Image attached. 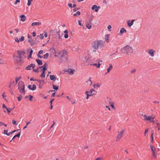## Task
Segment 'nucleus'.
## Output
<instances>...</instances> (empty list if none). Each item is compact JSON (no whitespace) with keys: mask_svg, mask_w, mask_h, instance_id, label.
I'll return each mask as SVG.
<instances>
[{"mask_svg":"<svg viewBox=\"0 0 160 160\" xmlns=\"http://www.w3.org/2000/svg\"><path fill=\"white\" fill-rule=\"evenodd\" d=\"M68 6L70 8H72V4L71 3H69L68 4Z\"/></svg>","mask_w":160,"mask_h":160,"instance_id":"bf43d9fd","label":"nucleus"},{"mask_svg":"<svg viewBox=\"0 0 160 160\" xmlns=\"http://www.w3.org/2000/svg\"><path fill=\"white\" fill-rule=\"evenodd\" d=\"M50 79L51 80L53 81H55L56 80V78L55 75H51L50 76Z\"/></svg>","mask_w":160,"mask_h":160,"instance_id":"aec40b11","label":"nucleus"},{"mask_svg":"<svg viewBox=\"0 0 160 160\" xmlns=\"http://www.w3.org/2000/svg\"><path fill=\"white\" fill-rule=\"evenodd\" d=\"M21 18V20L22 22H24L26 20V17L24 15H22L20 16Z\"/></svg>","mask_w":160,"mask_h":160,"instance_id":"412c9836","label":"nucleus"},{"mask_svg":"<svg viewBox=\"0 0 160 160\" xmlns=\"http://www.w3.org/2000/svg\"><path fill=\"white\" fill-rule=\"evenodd\" d=\"M42 68V71H44V72H45L47 70V69L45 67V66L39 67L40 68Z\"/></svg>","mask_w":160,"mask_h":160,"instance_id":"473e14b6","label":"nucleus"},{"mask_svg":"<svg viewBox=\"0 0 160 160\" xmlns=\"http://www.w3.org/2000/svg\"><path fill=\"white\" fill-rule=\"evenodd\" d=\"M110 106L112 107V108H113L114 109H115V107L114 106V103L113 102H109Z\"/></svg>","mask_w":160,"mask_h":160,"instance_id":"f704fd0d","label":"nucleus"},{"mask_svg":"<svg viewBox=\"0 0 160 160\" xmlns=\"http://www.w3.org/2000/svg\"><path fill=\"white\" fill-rule=\"evenodd\" d=\"M35 66V65L34 64H31L29 65H28L26 67V69L27 70H31L32 68H34Z\"/></svg>","mask_w":160,"mask_h":160,"instance_id":"9d476101","label":"nucleus"},{"mask_svg":"<svg viewBox=\"0 0 160 160\" xmlns=\"http://www.w3.org/2000/svg\"><path fill=\"white\" fill-rule=\"evenodd\" d=\"M127 32L126 30L123 28H122L120 31V33L121 34H122L124 32Z\"/></svg>","mask_w":160,"mask_h":160,"instance_id":"4be33fe9","label":"nucleus"},{"mask_svg":"<svg viewBox=\"0 0 160 160\" xmlns=\"http://www.w3.org/2000/svg\"><path fill=\"white\" fill-rule=\"evenodd\" d=\"M124 131V130H123L121 131L120 132H118L119 134H118V135H117L116 138V141L118 142L122 138V137L123 136Z\"/></svg>","mask_w":160,"mask_h":160,"instance_id":"0eeeda50","label":"nucleus"},{"mask_svg":"<svg viewBox=\"0 0 160 160\" xmlns=\"http://www.w3.org/2000/svg\"><path fill=\"white\" fill-rule=\"evenodd\" d=\"M18 89L19 92L21 94H25L26 92L25 91V87L24 83L22 81L19 82L18 85Z\"/></svg>","mask_w":160,"mask_h":160,"instance_id":"7ed1b4c3","label":"nucleus"},{"mask_svg":"<svg viewBox=\"0 0 160 160\" xmlns=\"http://www.w3.org/2000/svg\"><path fill=\"white\" fill-rule=\"evenodd\" d=\"M20 41L22 42L24 40V38L23 36H22L19 39Z\"/></svg>","mask_w":160,"mask_h":160,"instance_id":"79ce46f5","label":"nucleus"},{"mask_svg":"<svg viewBox=\"0 0 160 160\" xmlns=\"http://www.w3.org/2000/svg\"><path fill=\"white\" fill-rule=\"evenodd\" d=\"M92 65L96 66L97 68H99L100 67V64L99 63H98V64L97 63H92Z\"/></svg>","mask_w":160,"mask_h":160,"instance_id":"2f4dec72","label":"nucleus"},{"mask_svg":"<svg viewBox=\"0 0 160 160\" xmlns=\"http://www.w3.org/2000/svg\"><path fill=\"white\" fill-rule=\"evenodd\" d=\"M148 129H145V132H144V135L145 136L146 135V134L148 132Z\"/></svg>","mask_w":160,"mask_h":160,"instance_id":"864d4df0","label":"nucleus"},{"mask_svg":"<svg viewBox=\"0 0 160 160\" xmlns=\"http://www.w3.org/2000/svg\"><path fill=\"white\" fill-rule=\"evenodd\" d=\"M135 21L134 20H132L131 21L130 20H128L127 21V24L129 27H131L133 24V22Z\"/></svg>","mask_w":160,"mask_h":160,"instance_id":"ddd939ff","label":"nucleus"},{"mask_svg":"<svg viewBox=\"0 0 160 160\" xmlns=\"http://www.w3.org/2000/svg\"><path fill=\"white\" fill-rule=\"evenodd\" d=\"M32 90L33 91L35 90L36 88V86L35 84H33L32 86Z\"/></svg>","mask_w":160,"mask_h":160,"instance_id":"a19ab883","label":"nucleus"},{"mask_svg":"<svg viewBox=\"0 0 160 160\" xmlns=\"http://www.w3.org/2000/svg\"><path fill=\"white\" fill-rule=\"evenodd\" d=\"M37 81L38 82V86L39 87L38 88H42V86L43 85V81H42L40 80L39 79H37Z\"/></svg>","mask_w":160,"mask_h":160,"instance_id":"f8f14e48","label":"nucleus"},{"mask_svg":"<svg viewBox=\"0 0 160 160\" xmlns=\"http://www.w3.org/2000/svg\"><path fill=\"white\" fill-rule=\"evenodd\" d=\"M113 67L112 65L111 64H109V67L107 69V72L105 74H106L108 73H109L110 71L112 69Z\"/></svg>","mask_w":160,"mask_h":160,"instance_id":"f3484780","label":"nucleus"},{"mask_svg":"<svg viewBox=\"0 0 160 160\" xmlns=\"http://www.w3.org/2000/svg\"><path fill=\"white\" fill-rule=\"evenodd\" d=\"M91 78H92L91 77L89 78L88 81L87 82H90L89 83V84H90V85H91L92 83V82L91 81Z\"/></svg>","mask_w":160,"mask_h":160,"instance_id":"58836bf2","label":"nucleus"},{"mask_svg":"<svg viewBox=\"0 0 160 160\" xmlns=\"http://www.w3.org/2000/svg\"><path fill=\"white\" fill-rule=\"evenodd\" d=\"M102 159V158H98L95 160H101Z\"/></svg>","mask_w":160,"mask_h":160,"instance_id":"774afa93","label":"nucleus"},{"mask_svg":"<svg viewBox=\"0 0 160 160\" xmlns=\"http://www.w3.org/2000/svg\"><path fill=\"white\" fill-rule=\"evenodd\" d=\"M18 53V56L16 57L18 58L15 61V62L18 63L21 62L23 57L25 54V52L23 51H17Z\"/></svg>","mask_w":160,"mask_h":160,"instance_id":"20e7f679","label":"nucleus"},{"mask_svg":"<svg viewBox=\"0 0 160 160\" xmlns=\"http://www.w3.org/2000/svg\"><path fill=\"white\" fill-rule=\"evenodd\" d=\"M93 91H94V92H96V91H95L93 89H91L90 91H89L90 92V94H94L93 93Z\"/></svg>","mask_w":160,"mask_h":160,"instance_id":"de8ad7c7","label":"nucleus"},{"mask_svg":"<svg viewBox=\"0 0 160 160\" xmlns=\"http://www.w3.org/2000/svg\"><path fill=\"white\" fill-rule=\"evenodd\" d=\"M36 61L38 64V65H42V62L41 60L39 59H37Z\"/></svg>","mask_w":160,"mask_h":160,"instance_id":"b1692460","label":"nucleus"},{"mask_svg":"<svg viewBox=\"0 0 160 160\" xmlns=\"http://www.w3.org/2000/svg\"><path fill=\"white\" fill-rule=\"evenodd\" d=\"M64 37L65 38H67L68 37V34H65Z\"/></svg>","mask_w":160,"mask_h":160,"instance_id":"e2e57ef3","label":"nucleus"},{"mask_svg":"<svg viewBox=\"0 0 160 160\" xmlns=\"http://www.w3.org/2000/svg\"><path fill=\"white\" fill-rule=\"evenodd\" d=\"M92 63L91 62V59L90 58H88L86 59V61H85V64L87 65H92Z\"/></svg>","mask_w":160,"mask_h":160,"instance_id":"6e6552de","label":"nucleus"},{"mask_svg":"<svg viewBox=\"0 0 160 160\" xmlns=\"http://www.w3.org/2000/svg\"><path fill=\"white\" fill-rule=\"evenodd\" d=\"M28 42L30 43V45L32 46H33L35 43L34 41L32 39H29L28 40Z\"/></svg>","mask_w":160,"mask_h":160,"instance_id":"6ab92c4d","label":"nucleus"},{"mask_svg":"<svg viewBox=\"0 0 160 160\" xmlns=\"http://www.w3.org/2000/svg\"><path fill=\"white\" fill-rule=\"evenodd\" d=\"M8 130H4L3 133L5 134H6L7 135H8Z\"/></svg>","mask_w":160,"mask_h":160,"instance_id":"8fccbe9b","label":"nucleus"},{"mask_svg":"<svg viewBox=\"0 0 160 160\" xmlns=\"http://www.w3.org/2000/svg\"><path fill=\"white\" fill-rule=\"evenodd\" d=\"M109 35L106 34L105 35V41L107 42H109Z\"/></svg>","mask_w":160,"mask_h":160,"instance_id":"bb28decb","label":"nucleus"},{"mask_svg":"<svg viewBox=\"0 0 160 160\" xmlns=\"http://www.w3.org/2000/svg\"><path fill=\"white\" fill-rule=\"evenodd\" d=\"M32 36L34 37H35L36 36V33L35 32H33L32 33Z\"/></svg>","mask_w":160,"mask_h":160,"instance_id":"69168bd1","label":"nucleus"},{"mask_svg":"<svg viewBox=\"0 0 160 160\" xmlns=\"http://www.w3.org/2000/svg\"><path fill=\"white\" fill-rule=\"evenodd\" d=\"M12 123L13 125H17L18 124V123H17L16 121L15 120H12Z\"/></svg>","mask_w":160,"mask_h":160,"instance_id":"c03bdc74","label":"nucleus"},{"mask_svg":"<svg viewBox=\"0 0 160 160\" xmlns=\"http://www.w3.org/2000/svg\"><path fill=\"white\" fill-rule=\"evenodd\" d=\"M78 24L79 25L81 26H82V24H81V20H79L78 21Z\"/></svg>","mask_w":160,"mask_h":160,"instance_id":"13d9d810","label":"nucleus"},{"mask_svg":"<svg viewBox=\"0 0 160 160\" xmlns=\"http://www.w3.org/2000/svg\"><path fill=\"white\" fill-rule=\"evenodd\" d=\"M57 34L58 36V38L60 39L61 38L63 35L62 34H60L59 32H57Z\"/></svg>","mask_w":160,"mask_h":160,"instance_id":"4c0bfd02","label":"nucleus"},{"mask_svg":"<svg viewBox=\"0 0 160 160\" xmlns=\"http://www.w3.org/2000/svg\"><path fill=\"white\" fill-rule=\"evenodd\" d=\"M33 0H28L27 5L28 6H30L31 4V2Z\"/></svg>","mask_w":160,"mask_h":160,"instance_id":"37998d69","label":"nucleus"},{"mask_svg":"<svg viewBox=\"0 0 160 160\" xmlns=\"http://www.w3.org/2000/svg\"><path fill=\"white\" fill-rule=\"evenodd\" d=\"M52 87L53 89L56 90H57L58 89L59 86H57L54 85H53Z\"/></svg>","mask_w":160,"mask_h":160,"instance_id":"7c9ffc66","label":"nucleus"},{"mask_svg":"<svg viewBox=\"0 0 160 160\" xmlns=\"http://www.w3.org/2000/svg\"><path fill=\"white\" fill-rule=\"evenodd\" d=\"M22 97L21 95H20L19 96L17 97L18 100L19 101H20L22 99Z\"/></svg>","mask_w":160,"mask_h":160,"instance_id":"ea45409f","label":"nucleus"},{"mask_svg":"<svg viewBox=\"0 0 160 160\" xmlns=\"http://www.w3.org/2000/svg\"><path fill=\"white\" fill-rule=\"evenodd\" d=\"M20 0H16L15 2L14 3V4L16 5L17 3L20 2Z\"/></svg>","mask_w":160,"mask_h":160,"instance_id":"5fc2aeb1","label":"nucleus"},{"mask_svg":"<svg viewBox=\"0 0 160 160\" xmlns=\"http://www.w3.org/2000/svg\"><path fill=\"white\" fill-rule=\"evenodd\" d=\"M60 53L62 54L60 57L61 59L65 61H67L68 59L67 52L65 50H63Z\"/></svg>","mask_w":160,"mask_h":160,"instance_id":"423d86ee","label":"nucleus"},{"mask_svg":"<svg viewBox=\"0 0 160 160\" xmlns=\"http://www.w3.org/2000/svg\"><path fill=\"white\" fill-rule=\"evenodd\" d=\"M143 120L144 121H149L150 122H155L154 119L155 117H152L151 116H147L146 115H142Z\"/></svg>","mask_w":160,"mask_h":160,"instance_id":"39448f33","label":"nucleus"},{"mask_svg":"<svg viewBox=\"0 0 160 160\" xmlns=\"http://www.w3.org/2000/svg\"><path fill=\"white\" fill-rule=\"evenodd\" d=\"M157 158V154L155 152H152V159H156Z\"/></svg>","mask_w":160,"mask_h":160,"instance_id":"a878e982","label":"nucleus"},{"mask_svg":"<svg viewBox=\"0 0 160 160\" xmlns=\"http://www.w3.org/2000/svg\"><path fill=\"white\" fill-rule=\"evenodd\" d=\"M90 93L89 91H87L85 92V94L87 95V97H86V99H88L89 98V97H92L93 95L95 94H89V93Z\"/></svg>","mask_w":160,"mask_h":160,"instance_id":"4468645a","label":"nucleus"},{"mask_svg":"<svg viewBox=\"0 0 160 160\" xmlns=\"http://www.w3.org/2000/svg\"><path fill=\"white\" fill-rule=\"evenodd\" d=\"M80 14L81 12L79 11H78L76 13L73 14V16L74 17H77L78 15H79Z\"/></svg>","mask_w":160,"mask_h":160,"instance_id":"c756f323","label":"nucleus"},{"mask_svg":"<svg viewBox=\"0 0 160 160\" xmlns=\"http://www.w3.org/2000/svg\"><path fill=\"white\" fill-rule=\"evenodd\" d=\"M54 99H51V100H50V104H52V102L54 101Z\"/></svg>","mask_w":160,"mask_h":160,"instance_id":"052dcab7","label":"nucleus"},{"mask_svg":"<svg viewBox=\"0 0 160 160\" xmlns=\"http://www.w3.org/2000/svg\"><path fill=\"white\" fill-rule=\"evenodd\" d=\"M147 52L152 57L154 56V53L155 52V51L152 49H150L148 50Z\"/></svg>","mask_w":160,"mask_h":160,"instance_id":"1a4fd4ad","label":"nucleus"},{"mask_svg":"<svg viewBox=\"0 0 160 160\" xmlns=\"http://www.w3.org/2000/svg\"><path fill=\"white\" fill-rule=\"evenodd\" d=\"M20 132H19L17 134L15 135L12 138V140H13L15 138H16L17 137H18V138L20 137Z\"/></svg>","mask_w":160,"mask_h":160,"instance_id":"393cba45","label":"nucleus"},{"mask_svg":"<svg viewBox=\"0 0 160 160\" xmlns=\"http://www.w3.org/2000/svg\"><path fill=\"white\" fill-rule=\"evenodd\" d=\"M21 78V76H20L18 77H16L15 78V81L16 83H17L18 81Z\"/></svg>","mask_w":160,"mask_h":160,"instance_id":"c85d7f7f","label":"nucleus"},{"mask_svg":"<svg viewBox=\"0 0 160 160\" xmlns=\"http://www.w3.org/2000/svg\"><path fill=\"white\" fill-rule=\"evenodd\" d=\"M136 69H132L131 70V73H133L136 72Z\"/></svg>","mask_w":160,"mask_h":160,"instance_id":"49530a36","label":"nucleus"},{"mask_svg":"<svg viewBox=\"0 0 160 160\" xmlns=\"http://www.w3.org/2000/svg\"><path fill=\"white\" fill-rule=\"evenodd\" d=\"M153 131H152L151 132L152 134H151V142L152 143L153 142V139H154L153 137Z\"/></svg>","mask_w":160,"mask_h":160,"instance_id":"72a5a7b5","label":"nucleus"},{"mask_svg":"<svg viewBox=\"0 0 160 160\" xmlns=\"http://www.w3.org/2000/svg\"><path fill=\"white\" fill-rule=\"evenodd\" d=\"M5 94V92H3L2 95V98L4 99H5V97H6V95H4Z\"/></svg>","mask_w":160,"mask_h":160,"instance_id":"6e6d98bb","label":"nucleus"},{"mask_svg":"<svg viewBox=\"0 0 160 160\" xmlns=\"http://www.w3.org/2000/svg\"><path fill=\"white\" fill-rule=\"evenodd\" d=\"M2 107L3 108H6V109H7V107L5 106V105L4 104H2Z\"/></svg>","mask_w":160,"mask_h":160,"instance_id":"680f3d73","label":"nucleus"},{"mask_svg":"<svg viewBox=\"0 0 160 160\" xmlns=\"http://www.w3.org/2000/svg\"><path fill=\"white\" fill-rule=\"evenodd\" d=\"M121 51L124 54L129 55L133 52V49L129 45H126L121 49Z\"/></svg>","mask_w":160,"mask_h":160,"instance_id":"f257e3e1","label":"nucleus"},{"mask_svg":"<svg viewBox=\"0 0 160 160\" xmlns=\"http://www.w3.org/2000/svg\"><path fill=\"white\" fill-rule=\"evenodd\" d=\"M7 111L8 113L9 114V113L12 110V109H11L10 108H7Z\"/></svg>","mask_w":160,"mask_h":160,"instance_id":"a18cd8bd","label":"nucleus"},{"mask_svg":"<svg viewBox=\"0 0 160 160\" xmlns=\"http://www.w3.org/2000/svg\"><path fill=\"white\" fill-rule=\"evenodd\" d=\"M103 45L104 42L102 40L95 41L92 43L93 47L95 49L101 48L103 47Z\"/></svg>","mask_w":160,"mask_h":160,"instance_id":"f03ea898","label":"nucleus"},{"mask_svg":"<svg viewBox=\"0 0 160 160\" xmlns=\"http://www.w3.org/2000/svg\"><path fill=\"white\" fill-rule=\"evenodd\" d=\"M75 71L74 69L71 68H69L68 70V72L69 74L71 75H73L74 74V72Z\"/></svg>","mask_w":160,"mask_h":160,"instance_id":"dca6fc26","label":"nucleus"},{"mask_svg":"<svg viewBox=\"0 0 160 160\" xmlns=\"http://www.w3.org/2000/svg\"><path fill=\"white\" fill-rule=\"evenodd\" d=\"M45 72L42 71V73L40 76L42 78H44L45 77Z\"/></svg>","mask_w":160,"mask_h":160,"instance_id":"e433bc0d","label":"nucleus"},{"mask_svg":"<svg viewBox=\"0 0 160 160\" xmlns=\"http://www.w3.org/2000/svg\"><path fill=\"white\" fill-rule=\"evenodd\" d=\"M42 24L41 22H33L32 23L31 25L32 26H40Z\"/></svg>","mask_w":160,"mask_h":160,"instance_id":"a211bd4d","label":"nucleus"},{"mask_svg":"<svg viewBox=\"0 0 160 160\" xmlns=\"http://www.w3.org/2000/svg\"><path fill=\"white\" fill-rule=\"evenodd\" d=\"M100 8L99 6L97 7L96 5H93L91 8V9L92 10H94L95 12H97Z\"/></svg>","mask_w":160,"mask_h":160,"instance_id":"9b49d317","label":"nucleus"},{"mask_svg":"<svg viewBox=\"0 0 160 160\" xmlns=\"http://www.w3.org/2000/svg\"><path fill=\"white\" fill-rule=\"evenodd\" d=\"M15 42L18 43H19L20 42L19 40L18 39V38L16 37L15 38Z\"/></svg>","mask_w":160,"mask_h":160,"instance_id":"09e8293b","label":"nucleus"},{"mask_svg":"<svg viewBox=\"0 0 160 160\" xmlns=\"http://www.w3.org/2000/svg\"><path fill=\"white\" fill-rule=\"evenodd\" d=\"M40 39H43L44 38V36L43 34H40Z\"/></svg>","mask_w":160,"mask_h":160,"instance_id":"603ef678","label":"nucleus"},{"mask_svg":"<svg viewBox=\"0 0 160 160\" xmlns=\"http://www.w3.org/2000/svg\"><path fill=\"white\" fill-rule=\"evenodd\" d=\"M14 81H11L10 82L9 85V88L12 90V87L14 86Z\"/></svg>","mask_w":160,"mask_h":160,"instance_id":"2eb2a0df","label":"nucleus"},{"mask_svg":"<svg viewBox=\"0 0 160 160\" xmlns=\"http://www.w3.org/2000/svg\"><path fill=\"white\" fill-rule=\"evenodd\" d=\"M86 27L88 29H90L91 28L92 25L91 23H87L86 25Z\"/></svg>","mask_w":160,"mask_h":160,"instance_id":"cd10ccee","label":"nucleus"},{"mask_svg":"<svg viewBox=\"0 0 160 160\" xmlns=\"http://www.w3.org/2000/svg\"><path fill=\"white\" fill-rule=\"evenodd\" d=\"M28 88L30 90H32V86L31 85H29L28 86Z\"/></svg>","mask_w":160,"mask_h":160,"instance_id":"3c124183","label":"nucleus"},{"mask_svg":"<svg viewBox=\"0 0 160 160\" xmlns=\"http://www.w3.org/2000/svg\"><path fill=\"white\" fill-rule=\"evenodd\" d=\"M48 53H46L43 56V58H44L46 59L48 58Z\"/></svg>","mask_w":160,"mask_h":160,"instance_id":"c9c22d12","label":"nucleus"},{"mask_svg":"<svg viewBox=\"0 0 160 160\" xmlns=\"http://www.w3.org/2000/svg\"><path fill=\"white\" fill-rule=\"evenodd\" d=\"M33 71H34L35 72H38L39 71L38 70V68H37L36 69H34L33 70Z\"/></svg>","mask_w":160,"mask_h":160,"instance_id":"0e129e2a","label":"nucleus"},{"mask_svg":"<svg viewBox=\"0 0 160 160\" xmlns=\"http://www.w3.org/2000/svg\"><path fill=\"white\" fill-rule=\"evenodd\" d=\"M43 53V51L42 50H41L39 51L38 52V54H42Z\"/></svg>","mask_w":160,"mask_h":160,"instance_id":"4d7b16f0","label":"nucleus"},{"mask_svg":"<svg viewBox=\"0 0 160 160\" xmlns=\"http://www.w3.org/2000/svg\"><path fill=\"white\" fill-rule=\"evenodd\" d=\"M150 148L152 152H155L156 150L155 148L154 147L152 144L150 145Z\"/></svg>","mask_w":160,"mask_h":160,"instance_id":"5701e85b","label":"nucleus"},{"mask_svg":"<svg viewBox=\"0 0 160 160\" xmlns=\"http://www.w3.org/2000/svg\"><path fill=\"white\" fill-rule=\"evenodd\" d=\"M29 97H30L29 100L31 101H32L33 97L31 95H30Z\"/></svg>","mask_w":160,"mask_h":160,"instance_id":"338daca9","label":"nucleus"}]
</instances>
